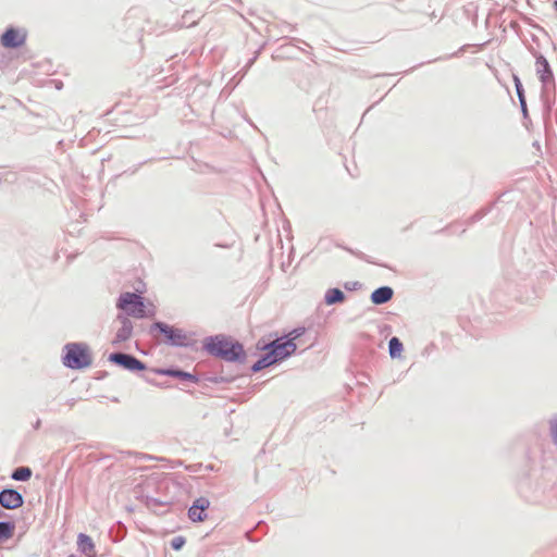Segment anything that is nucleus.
Instances as JSON below:
<instances>
[{
    "mask_svg": "<svg viewBox=\"0 0 557 557\" xmlns=\"http://www.w3.org/2000/svg\"><path fill=\"white\" fill-rule=\"evenodd\" d=\"M290 335L294 336L289 339L283 341L280 338L265 345L263 347L265 354L253 364L252 369L255 371L261 370L290 356L296 350L294 339L298 337L299 334L294 331Z\"/></svg>",
    "mask_w": 557,
    "mask_h": 557,
    "instance_id": "nucleus-1",
    "label": "nucleus"
},
{
    "mask_svg": "<svg viewBox=\"0 0 557 557\" xmlns=\"http://www.w3.org/2000/svg\"><path fill=\"white\" fill-rule=\"evenodd\" d=\"M206 348L210 354L230 361L238 359L244 352L240 344L224 336L211 338Z\"/></svg>",
    "mask_w": 557,
    "mask_h": 557,
    "instance_id": "nucleus-2",
    "label": "nucleus"
},
{
    "mask_svg": "<svg viewBox=\"0 0 557 557\" xmlns=\"http://www.w3.org/2000/svg\"><path fill=\"white\" fill-rule=\"evenodd\" d=\"M63 363L71 369H82L90 366L91 354L87 345L71 343L64 347Z\"/></svg>",
    "mask_w": 557,
    "mask_h": 557,
    "instance_id": "nucleus-3",
    "label": "nucleus"
},
{
    "mask_svg": "<svg viewBox=\"0 0 557 557\" xmlns=\"http://www.w3.org/2000/svg\"><path fill=\"white\" fill-rule=\"evenodd\" d=\"M117 308L133 318H144L147 315L146 305L140 296L134 293H124L120 296Z\"/></svg>",
    "mask_w": 557,
    "mask_h": 557,
    "instance_id": "nucleus-4",
    "label": "nucleus"
},
{
    "mask_svg": "<svg viewBox=\"0 0 557 557\" xmlns=\"http://www.w3.org/2000/svg\"><path fill=\"white\" fill-rule=\"evenodd\" d=\"M160 331L166 338V342L172 345L183 346L188 343V336L180 329L166 325L164 323H156L152 331Z\"/></svg>",
    "mask_w": 557,
    "mask_h": 557,
    "instance_id": "nucleus-5",
    "label": "nucleus"
},
{
    "mask_svg": "<svg viewBox=\"0 0 557 557\" xmlns=\"http://www.w3.org/2000/svg\"><path fill=\"white\" fill-rule=\"evenodd\" d=\"M26 33L22 29L9 28L1 36V44L5 48H17L24 45Z\"/></svg>",
    "mask_w": 557,
    "mask_h": 557,
    "instance_id": "nucleus-6",
    "label": "nucleus"
},
{
    "mask_svg": "<svg viewBox=\"0 0 557 557\" xmlns=\"http://www.w3.org/2000/svg\"><path fill=\"white\" fill-rule=\"evenodd\" d=\"M210 506V500L206 497L197 498L191 507L188 509V518L193 522H202L207 519V509Z\"/></svg>",
    "mask_w": 557,
    "mask_h": 557,
    "instance_id": "nucleus-7",
    "label": "nucleus"
},
{
    "mask_svg": "<svg viewBox=\"0 0 557 557\" xmlns=\"http://www.w3.org/2000/svg\"><path fill=\"white\" fill-rule=\"evenodd\" d=\"M109 359L111 361L115 362L116 364H120L123 368L132 370V371L145 370V364L131 355L112 354Z\"/></svg>",
    "mask_w": 557,
    "mask_h": 557,
    "instance_id": "nucleus-8",
    "label": "nucleus"
},
{
    "mask_svg": "<svg viewBox=\"0 0 557 557\" xmlns=\"http://www.w3.org/2000/svg\"><path fill=\"white\" fill-rule=\"evenodd\" d=\"M0 505L7 509H16L23 505L22 495L12 488L0 492Z\"/></svg>",
    "mask_w": 557,
    "mask_h": 557,
    "instance_id": "nucleus-9",
    "label": "nucleus"
},
{
    "mask_svg": "<svg viewBox=\"0 0 557 557\" xmlns=\"http://www.w3.org/2000/svg\"><path fill=\"white\" fill-rule=\"evenodd\" d=\"M78 550L86 557H97L96 546L92 539L84 533L77 536Z\"/></svg>",
    "mask_w": 557,
    "mask_h": 557,
    "instance_id": "nucleus-10",
    "label": "nucleus"
},
{
    "mask_svg": "<svg viewBox=\"0 0 557 557\" xmlns=\"http://www.w3.org/2000/svg\"><path fill=\"white\" fill-rule=\"evenodd\" d=\"M392 297H393V289L387 286L380 287L371 294V300L375 305L385 304L388 300H391Z\"/></svg>",
    "mask_w": 557,
    "mask_h": 557,
    "instance_id": "nucleus-11",
    "label": "nucleus"
},
{
    "mask_svg": "<svg viewBox=\"0 0 557 557\" xmlns=\"http://www.w3.org/2000/svg\"><path fill=\"white\" fill-rule=\"evenodd\" d=\"M32 470L28 467H20L12 473V479L16 481H27L32 476Z\"/></svg>",
    "mask_w": 557,
    "mask_h": 557,
    "instance_id": "nucleus-12",
    "label": "nucleus"
},
{
    "mask_svg": "<svg viewBox=\"0 0 557 557\" xmlns=\"http://www.w3.org/2000/svg\"><path fill=\"white\" fill-rule=\"evenodd\" d=\"M344 293L338 288L330 289L325 296L326 304L329 305L341 302L344 300Z\"/></svg>",
    "mask_w": 557,
    "mask_h": 557,
    "instance_id": "nucleus-13",
    "label": "nucleus"
},
{
    "mask_svg": "<svg viewBox=\"0 0 557 557\" xmlns=\"http://www.w3.org/2000/svg\"><path fill=\"white\" fill-rule=\"evenodd\" d=\"M122 324H123V326H122V329L119 331V333L116 335L119 341L127 339L131 336V333H132V324H131V322L126 318H123Z\"/></svg>",
    "mask_w": 557,
    "mask_h": 557,
    "instance_id": "nucleus-14",
    "label": "nucleus"
},
{
    "mask_svg": "<svg viewBox=\"0 0 557 557\" xmlns=\"http://www.w3.org/2000/svg\"><path fill=\"white\" fill-rule=\"evenodd\" d=\"M389 355L393 358L399 357L403 351V344L397 337H393L389 341Z\"/></svg>",
    "mask_w": 557,
    "mask_h": 557,
    "instance_id": "nucleus-15",
    "label": "nucleus"
},
{
    "mask_svg": "<svg viewBox=\"0 0 557 557\" xmlns=\"http://www.w3.org/2000/svg\"><path fill=\"white\" fill-rule=\"evenodd\" d=\"M12 535V530L8 523L0 522V540L9 539Z\"/></svg>",
    "mask_w": 557,
    "mask_h": 557,
    "instance_id": "nucleus-16",
    "label": "nucleus"
},
{
    "mask_svg": "<svg viewBox=\"0 0 557 557\" xmlns=\"http://www.w3.org/2000/svg\"><path fill=\"white\" fill-rule=\"evenodd\" d=\"M184 544H185V540L182 536H177V537L173 539L171 542V545L175 550L181 549Z\"/></svg>",
    "mask_w": 557,
    "mask_h": 557,
    "instance_id": "nucleus-17",
    "label": "nucleus"
},
{
    "mask_svg": "<svg viewBox=\"0 0 557 557\" xmlns=\"http://www.w3.org/2000/svg\"><path fill=\"white\" fill-rule=\"evenodd\" d=\"M554 442L557 444V422L552 428Z\"/></svg>",
    "mask_w": 557,
    "mask_h": 557,
    "instance_id": "nucleus-18",
    "label": "nucleus"
},
{
    "mask_svg": "<svg viewBox=\"0 0 557 557\" xmlns=\"http://www.w3.org/2000/svg\"><path fill=\"white\" fill-rule=\"evenodd\" d=\"M168 373L171 374V375H176V376L186 375L185 373H182V372H178V371H169Z\"/></svg>",
    "mask_w": 557,
    "mask_h": 557,
    "instance_id": "nucleus-19",
    "label": "nucleus"
},
{
    "mask_svg": "<svg viewBox=\"0 0 557 557\" xmlns=\"http://www.w3.org/2000/svg\"><path fill=\"white\" fill-rule=\"evenodd\" d=\"M554 8L556 9L557 11V0L554 2Z\"/></svg>",
    "mask_w": 557,
    "mask_h": 557,
    "instance_id": "nucleus-20",
    "label": "nucleus"
}]
</instances>
